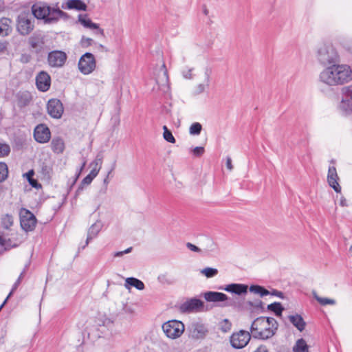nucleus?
<instances>
[{"mask_svg":"<svg viewBox=\"0 0 352 352\" xmlns=\"http://www.w3.org/2000/svg\"><path fill=\"white\" fill-rule=\"evenodd\" d=\"M318 80L327 87L343 85L352 80V69L346 64L333 63L320 72Z\"/></svg>","mask_w":352,"mask_h":352,"instance_id":"f257e3e1","label":"nucleus"},{"mask_svg":"<svg viewBox=\"0 0 352 352\" xmlns=\"http://www.w3.org/2000/svg\"><path fill=\"white\" fill-rule=\"evenodd\" d=\"M278 329V322L273 318L258 317L251 325L252 336L256 339L267 340L272 338Z\"/></svg>","mask_w":352,"mask_h":352,"instance_id":"f03ea898","label":"nucleus"},{"mask_svg":"<svg viewBox=\"0 0 352 352\" xmlns=\"http://www.w3.org/2000/svg\"><path fill=\"white\" fill-rule=\"evenodd\" d=\"M33 15L38 19H43L45 23H56L65 13L57 6H50L47 3L38 2L32 7Z\"/></svg>","mask_w":352,"mask_h":352,"instance_id":"7ed1b4c3","label":"nucleus"},{"mask_svg":"<svg viewBox=\"0 0 352 352\" xmlns=\"http://www.w3.org/2000/svg\"><path fill=\"white\" fill-rule=\"evenodd\" d=\"M316 58L322 65L333 64L339 61L337 50L329 42H323L318 45L316 50Z\"/></svg>","mask_w":352,"mask_h":352,"instance_id":"20e7f679","label":"nucleus"},{"mask_svg":"<svg viewBox=\"0 0 352 352\" xmlns=\"http://www.w3.org/2000/svg\"><path fill=\"white\" fill-rule=\"evenodd\" d=\"M162 328L166 336L172 340L181 337L185 330L184 323L177 320H171L164 322Z\"/></svg>","mask_w":352,"mask_h":352,"instance_id":"39448f33","label":"nucleus"},{"mask_svg":"<svg viewBox=\"0 0 352 352\" xmlns=\"http://www.w3.org/2000/svg\"><path fill=\"white\" fill-rule=\"evenodd\" d=\"M34 29V19L28 12L21 13L16 19V30L23 36L28 35Z\"/></svg>","mask_w":352,"mask_h":352,"instance_id":"423d86ee","label":"nucleus"},{"mask_svg":"<svg viewBox=\"0 0 352 352\" xmlns=\"http://www.w3.org/2000/svg\"><path fill=\"white\" fill-rule=\"evenodd\" d=\"M96 67V60L93 54L86 52L79 59L78 68L84 75L91 74Z\"/></svg>","mask_w":352,"mask_h":352,"instance_id":"0eeeda50","label":"nucleus"},{"mask_svg":"<svg viewBox=\"0 0 352 352\" xmlns=\"http://www.w3.org/2000/svg\"><path fill=\"white\" fill-rule=\"evenodd\" d=\"M338 109L343 115H349L352 113V86L342 88V98Z\"/></svg>","mask_w":352,"mask_h":352,"instance_id":"6e6552de","label":"nucleus"},{"mask_svg":"<svg viewBox=\"0 0 352 352\" xmlns=\"http://www.w3.org/2000/svg\"><path fill=\"white\" fill-rule=\"evenodd\" d=\"M20 223L23 230L30 232L34 230L36 225L35 216L28 210L21 208L19 212Z\"/></svg>","mask_w":352,"mask_h":352,"instance_id":"1a4fd4ad","label":"nucleus"},{"mask_svg":"<svg viewBox=\"0 0 352 352\" xmlns=\"http://www.w3.org/2000/svg\"><path fill=\"white\" fill-rule=\"evenodd\" d=\"M251 336V332L240 330L232 334L230 340V344L233 348L243 349L248 344Z\"/></svg>","mask_w":352,"mask_h":352,"instance_id":"9d476101","label":"nucleus"},{"mask_svg":"<svg viewBox=\"0 0 352 352\" xmlns=\"http://www.w3.org/2000/svg\"><path fill=\"white\" fill-rule=\"evenodd\" d=\"M23 241V237L16 232L10 230V234L3 233L0 234V244L5 249L17 247Z\"/></svg>","mask_w":352,"mask_h":352,"instance_id":"9b49d317","label":"nucleus"},{"mask_svg":"<svg viewBox=\"0 0 352 352\" xmlns=\"http://www.w3.org/2000/svg\"><path fill=\"white\" fill-rule=\"evenodd\" d=\"M189 336L192 339H204L208 333L206 325L200 322H193L188 327Z\"/></svg>","mask_w":352,"mask_h":352,"instance_id":"f8f14e48","label":"nucleus"},{"mask_svg":"<svg viewBox=\"0 0 352 352\" xmlns=\"http://www.w3.org/2000/svg\"><path fill=\"white\" fill-rule=\"evenodd\" d=\"M78 21L84 28L94 30L96 35L104 36V29L99 24L94 23L86 14H80Z\"/></svg>","mask_w":352,"mask_h":352,"instance_id":"ddd939ff","label":"nucleus"},{"mask_svg":"<svg viewBox=\"0 0 352 352\" xmlns=\"http://www.w3.org/2000/svg\"><path fill=\"white\" fill-rule=\"evenodd\" d=\"M156 82L159 86V89L163 92L166 93L170 90L169 78L168 71L165 64H162L160 67V74L156 78Z\"/></svg>","mask_w":352,"mask_h":352,"instance_id":"4468645a","label":"nucleus"},{"mask_svg":"<svg viewBox=\"0 0 352 352\" xmlns=\"http://www.w3.org/2000/svg\"><path fill=\"white\" fill-rule=\"evenodd\" d=\"M67 59V55L65 52L61 51H53L48 54V63L53 67H62Z\"/></svg>","mask_w":352,"mask_h":352,"instance_id":"2eb2a0df","label":"nucleus"},{"mask_svg":"<svg viewBox=\"0 0 352 352\" xmlns=\"http://www.w3.org/2000/svg\"><path fill=\"white\" fill-rule=\"evenodd\" d=\"M34 137L36 142L41 144L46 143L50 139V131L46 125L38 124L34 129Z\"/></svg>","mask_w":352,"mask_h":352,"instance_id":"dca6fc26","label":"nucleus"},{"mask_svg":"<svg viewBox=\"0 0 352 352\" xmlns=\"http://www.w3.org/2000/svg\"><path fill=\"white\" fill-rule=\"evenodd\" d=\"M204 309V302L197 298H191L186 300L180 306L182 312L199 311Z\"/></svg>","mask_w":352,"mask_h":352,"instance_id":"f3484780","label":"nucleus"},{"mask_svg":"<svg viewBox=\"0 0 352 352\" xmlns=\"http://www.w3.org/2000/svg\"><path fill=\"white\" fill-rule=\"evenodd\" d=\"M47 112L51 117L54 118H60L63 113V106L60 100L58 99H51L48 101Z\"/></svg>","mask_w":352,"mask_h":352,"instance_id":"a211bd4d","label":"nucleus"},{"mask_svg":"<svg viewBox=\"0 0 352 352\" xmlns=\"http://www.w3.org/2000/svg\"><path fill=\"white\" fill-rule=\"evenodd\" d=\"M203 296L208 302H224L225 306L230 305V304L227 302L228 296L223 293L218 292H207L203 294Z\"/></svg>","mask_w":352,"mask_h":352,"instance_id":"6ab92c4d","label":"nucleus"},{"mask_svg":"<svg viewBox=\"0 0 352 352\" xmlns=\"http://www.w3.org/2000/svg\"><path fill=\"white\" fill-rule=\"evenodd\" d=\"M36 85L40 91H47L51 85L50 75L45 72H41L36 77Z\"/></svg>","mask_w":352,"mask_h":352,"instance_id":"aec40b11","label":"nucleus"},{"mask_svg":"<svg viewBox=\"0 0 352 352\" xmlns=\"http://www.w3.org/2000/svg\"><path fill=\"white\" fill-rule=\"evenodd\" d=\"M338 175L336 168L334 166H330L328 170L327 182L329 185L336 192L341 191V187L338 184Z\"/></svg>","mask_w":352,"mask_h":352,"instance_id":"412c9836","label":"nucleus"},{"mask_svg":"<svg viewBox=\"0 0 352 352\" xmlns=\"http://www.w3.org/2000/svg\"><path fill=\"white\" fill-rule=\"evenodd\" d=\"M220 289L226 292L240 296L247 294L248 286L244 284L232 283L226 285L224 287H220Z\"/></svg>","mask_w":352,"mask_h":352,"instance_id":"4be33fe9","label":"nucleus"},{"mask_svg":"<svg viewBox=\"0 0 352 352\" xmlns=\"http://www.w3.org/2000/svg\"><path fill=\"white\" fill-rule=\"evenodd\" d=\"M12 31V21L9 18L0 19V36H8Z\"/></svg>","mask_w":352,"mask_h":352,"instance_id":"5701e85b","label":"nucleus"},{"mask_svg":"<svg viewBox=\"0 0 352 352\" xmlns=\"http://www.w3.org/2000/svg\"><path fill=\"white\" fill-rule=\"evenodd\" d=\"M124 287L128 290H130L131 287H134L138 290H143L144 289V284L138 278L129 277L126 278Z\"/></svg>","mask_w":352,"mask_h":352,"instance_id":"b1692460","label":"nucleus"},{"mask_svg":"<svg viewBox=\"0 0 352 352\" xmlns=\"http://www.w3.org/2000/svg\"><path fill=\"white\" fill-rule=\"evenodd\" d=\"M102 228V224L100 221H96V223L91 225V226L89 228L88 230L85 245H87L89 243L90 240L93 239L98 235V234L101 230Z\"/></svg>","mask_w":352,"mask_h":352,"instance_id":"393cba45","label":"nucleus"},{"mask_svg":"<svg viewBox=\"0 0 352 352\" xmlns=\"http://www.w3.org/2000/svg\"><path fill=\"white\" fill-rule=\"evenodd\" d=\"M291 323L300 331H302L306 326V322L299 314L291 315L289 316Z\"/></svg>","mask_w":352,"mask_h":352,"instance_id":"a878e982","label":"nucleus"},{"mask_svg":"<svg viewBox=\"0 0 352 352\" xmlns=\"http://www.w3.org/2000/svg\"><path fill=\"white\" fill-rule=\"evenodd\" d=\"M66 8L69 10H85L87 6L81 0H68L66 2Z\"/></svg>","mask_w":352,"mask_h":352,"instance_id":"bb28decb","label":"nucleus"},{"mask_svg":"<svg viewBox=\"0 0 352 352\" xmlns=\"http://www.w3.org/2000/svg\"><path fill=\"white\" fill-rule=\"evenodd\" d=\"M51 146L52 151L56 153H62L65 149V143L63 139L60 138H54L52 140Z\"/></svg>","mask_w":352,"mask_h":352,"instance_id":"cd10ccee","label":"nucleus"},{"mask_svg":"<svg viewBox=\"0 0 352 352\" xmlns=\"http://www.w3.org/2000/svg\"><path fill=\"white\" fill-rule=\"evenodd\" d=\"M294 352H309L308 345L306 341L302 339H298L293 348Z\"/></svg>","mask_w":352,"mask_h":352,"instance_id":"c85d7f7f","label":"nucleus"},{"mask_svg":"<svg viewBox=\"0 0 352 352\" xmlns=\"http://www.w3.org/2000/svg\"><path fill=\"white\" fill-rule=\"evenodd\" d=\"M210 84V76L206 73L205 80L202 83L197 85L195 87V91L197 94H200L206 91L208 88Z\"/></svg>","mask_w":352,"mask_h":352,"instance_id":"c756f323","label":"nucleus"},{"mask_svg":"<svg viewBox=\"0 0 352 352\" xmlns=\"http://www.w3.org/2000/svg\"><path fill=\"white\" fill-rule=\"evenodd\" d=\"M313 296L314 298L322 306L334 305L336 303V301L334 299L320 297L316 292H313Z\"/></svg>","mask_w":352,"mask_h":352,"instance_id":"7c9ffc66","label":"nucleus"},{"mask_svg":"<svg viewBox=\"0 0 352 352\" xmlns=\"http://www.w3.org/2000/svg\"><path fill=\"white\" fill-rule=\"evenodd\" d=\"M249 290L250 292L258 294L261 297L270 294V292L268 290L260 285H251Z\"/></svg>","mask_w":352,"mask_h":352,"instance_id":"2f4dec72","label":"nucleus"},{"mask_svg":"<svg viewBox=\"0 0 352 352\" xmlns=\"http://www.w3.org/2000/svg\"><path fill=\"white\" fill-rule=\"evenodd\" d=\"M200 273L206 278H212L217 275L218 270L212 267H205L200 271Z\"/></svg>","mask_w":352,"mask_h":352,"instance_id":"473e14b6","label":"nucleus"},{"mask_svg":"<svg viewBox=\"0 0 352 352\" xmlns=\"http://www.w3.org/2000/svg\"><path fill=\"white\" fill-rule=\"evenodd\" d=\"M267 309L274 312L277 316H280L283 308L280 302H274L267 306Z\"/></svg>","mask_w":352,"mask_h":352,"instance_id":"72a5a7b5","label":"nucleus"},{"mask_svg":"<svg viewBox=\"0 0 352 352\" xmlns=\"http://www.w3.org/2000/svg\"><path fill=\"white\" fill-rule=\"evenodd\" d=\"M201 124L199 122H194L191 124L189 129V133L192 135H199L201 131Z\"/></svg>","mask_w":352,"mask_h":352,"instance_id":"f704fd0d","label":"nucleus"},{"mask_svg":"<svg viewBox=\"0 0 352 352\" xmlns=\"http://www.w3.org/2000/svg\"><path fill=\"white\" fill-rule=\"evenodd\" d=\"M102 164V157L97 155L95 160L90 163L89 166L91 169H96L97 171H100Z\"/></svg>","mask_w":352,"mask_h":352,"instance_id":"c9c22d12","label":"nucleus"},{"mask_svg":"<svg viewBox=\"0 0 352 352\" xmlns=\"http://www.w3.org/2000/svg\"><path fill=\"white\" fill-rule=\"evenodd\" d=\"M163 138H164V140L170 143H175V139L171 131L168 129L166 126H163Z\"/></svg>","mask_w":352,"mask_h":352,"instance_id":"e433bc0d","label":"nucleus"},{"mask_svg":"<svg viewBox=\"0 0 352 352\" xmlns=\"http://www.w3.org/2000/svg\"><path fill=\"white\" fill-rule=\"evenodd\" d=\"M8 175V170L6 164L0 162V182L6 180Z\"/></svg>","mask_w":352,"mask_h":352,"instance_id":"4c0bfd02","label":"nucleus"},{"mask_svg":"<svg viewBox=\"0 0 352 352\" xmlns=\"http://www.w3.org/2000/svg\"><path fill=\"white\" fill-rule=\"evenodd\" d=\"M2 227L5 228L6 230H9V228L12 226L13 224V219L12 216L6 214L2 220Z\"/></svg>","mask_w":352,"mask_h":352,"instance_id":"58836bf2","label":"nucleus"},{"mask_svg":"<svg viewBox=\"0 0 352 352\" xmlns=\"http://www.w3.org/2000/svg\"><path fill=\"white\" fill-rule=\"evenodd\" d=\"M10 147L5 143H0V157H4L9 155Z\"/></svg>","mask_w":352,"mask_h":352,"instance_id":"ea45409f","label":"nucleus"},{"mask_svg":"<svg viewBox=\"0 0 352 352\" xmlns=\"http://www.w3.org/2000/svg\"><path fill=\"white\" fill-rule=\"evenodd\" d=\"M194 70L193 67H186L183 69L182 71V76L186 79H191L192 78V72Z\"/></svg>","mask_w":352,"mask_h":352,"instance_id":"a19ab883","label":"nucleus"},{"mask_svg":"<svg viewBox=\"0 0 352 352\" xmlns=\"http://www.w3.org/2000/svg\"><path fill=\"white\" fill-rule=\"evenodd\" d=\"M231 323L227 319H224L220 322V329L223 332L228 331L231 328Z\"/></svg>","mask_w":352,"mask_h":352,"instance_id":"79ce46f5","label":"nucleus"},{"mask_svg":"<svg viewBox=\"0 0 352 352\" xmlns=\"http://www.w3.org/2000/svg\"><path fill=\"white\" fill-rule=\"evenodd\" d=\"M205 149L203 146H197L191 149L190 152L195 157L201 156L204 153Z\"/></svg>","mask_w":352,"mask_h":352,"instance_id":"37998d69","label":"nucleus"},{"mask_svg":"<svg viewBox=\"0 0 352 352\" xmlns=\"http://www.w3.org/2000/svg\"><path fill=\"white\" fill-rule=\"evenodd\" d=\"M80 43L83 47H89L94 43V41L91 38L82 36Z\"/></svg>","mask_w":352,"mask_h":352,"instance_id":"c03bdc74","label":"nucleus"},{"mask_svg":"<svg viewBox=\"0 0 352 352\" xmlns=\"http://www.w3.org/2000/svg\"><path fill=\"white\" fill-rule=\"evenodd\" d=\"M23 273H21V275L19 276V278L17 279V280L14 283L12 291L10 292V293L9 294L8 297L6 298L7 300L12 295L13 291L15 290L17 288L18 285L20 284L21 280L23 278Z\"/></svg>","mask_w":352,"mask_h":352,"instance_id":"a18cd8bd","label":"nucleus"},{"mask_svg":"<svg viewBox=\"0 0 352 352\" xmlns=\"http://www.w3.org/2000/svg\"><path fill=\"white\" fill-rule=\"evenodd\" d=\"M131 250H132V248L130 247V248L126 249L124 251H120V252H117L114 253L113 256H114V257L122 256H123L125 254L130 253L131 252Z\"/></svg>","mask_w":352,"mask_h":352,"instance_id":"49530a36","label":"nucleus"},{"mask_svg":"<svg viewBox=\"0 0 352 352\" xmlns=\"http://www.w3.org/2000/svg\"><path fill=\"white\" fill-rule=\"evenodd\" d=\"M186 246L189 250H190L192 252H201V250L199 248L197 247L196 245H195L190 243H187Z\"/></svg>","mask_w":352,"mask_h":352,"instance_id":"de8ad7c7","label":"nucleus"},{"mask_svg":"<svg viewBox=\"0 0 352 352\" xmlns=\"http://www.w3.org/2000/svg\"><path fill=\"white\" fill-rule=\"evenodd\" d=\"M29 182V184H30L32 187H34V188H41V184H39L38 183V182H37L36 179H33V178H32V179H29V182Z\"/></svg>","mask_w":352,"mask_h":352,"instance_id":"09e8293b","label":"nucleus"},{"mask_svg":"<svg viewBox=\"0 0 352 352\" xmlns=\"http://www.w3.org/2000/svg\"><path fill=\"white\" fill-rule=\"evenodd\" d=\"M8 47V42L0 41V54L4 52Z\"/></svg>","mask_w":352,"mask_h":352,"instance_id":"8fccbe9b","label":"nucleus"},{"mask_svg":"<svg viewBox=\"0 0 352 352\" xmlns=\"http://www.w3.org/2000/svg\"><path fill=\"white\" fill-rule=\"evenodd\" d=\"M98 173L99 171H97L96 169H91L87 176L93 181V179L98 175Z\"/></svg>","mask_w":352,"mask_h":352,"instance_id":"3c124183","label":"nucleus"},{"mask_svg":"<svg viewBox=\"0 0 352 352\" xmlns=\"http://www.w3.org/2000/svg\"><path fill=\"white\" fill-rule=\"evenodd\" d=\"M98 173L99 171H97L96 169H91L87 176L93 181V179L98 175Z\"/></svg>","mask_w":352,"mask_h":352,"instance_id":"603ef678","label":"nucleus"},{"mask_svg":"<svg viewBox=\"0 0 352 352\" xmlns=\"http://www.w3.org/2000/svg\"><path fill=\"white\" fill-rule=\"evenodd\" d=\"M34 175V170H30L28 173L23 174V177H25L28 181L29 182V179H32L33 178Z\"/></svg>","mask_w":352,"mask_h":352,"instance_id":"864d4df0","label":"nucleus"},{"mask_svg":"<svg viewBox=\"0 0 352 352\" xmlns=\"http://www.w3.org/2000/svg\"><path fill=\"white\" fill-rule=\"evenodd\" d=\"M226 167L229 170H232L233 169V166L232 164V160L230 157H227V158H226Z\"/></svg>","mask_w":352,"mask_h":352,"instance_id":"5fc2aeb1","label":"nucleus"},{"mask_svg":"<svg viewBox=\"0 0 352 352\" xmlns=\"http://www.w3.org/2000/svg\"><path fill=\"white\" fill-rule=\"evenodd\" d=\"M254 352H268V349L266 346H259Z\"/></svg>","mask_w":352,"mask_h":352,"instance_id":"6e6d98bb","label":"nucleus"},{"mask_svg":"<svg viewBox=\"0 0 352 352\" xmlns=\"http://www.w3.org/2000/svg\"><path fill=\"white\" fill-rule=\"evenodd\" d=\"M92 180H91V179L87 175L82 180V184H86V185H89L91 183Z\"/></svg>","mask_w":352,"mask_h":352,"instance_id":"4d7b16f0","label":"nucleus"},{"mask_svg":"<svg viewBox=\"0 0 352 352\" xmlns=\"http://www.w3.org/2000/svg\"><path fill=\"white\" fill-rule=\"evenodd\" d=\"M110 174V172L108 173L107 176L103 180V183L104 184L107 186L108 184H109V175Z\"/></svg>","mask_w":352,"mask_h":352,"instance_id":"13d9d810","label":"nucleus"},{"mask_svg":"<svg viewBox=\"0 0 352 352\" xmlns=\"http://www.w3.org/2000/svg\"><path fill=\"white\" fill-rule=\"evenodd\" d=\"M209 243H210V250H210V251H213V250H214V243H213L212 241H210V240H209Z\"/></svg>","mask_w":352,"mask_h":352,"instance_id":"bf43d9fd","label":"nucleus"},{"mask_svg":"<svg viewBox=\"0 0 352 352\" xmlns=\"http://www.w3.org/2000/svg\"><path fill=\"white\" fill-rule=\"evenodd\" d=\"M272 294L274 295V296H279V297H280L282 296V293L280 292H277V291H274Z\"/></svg>","mask_w":352,"mask_h":352,"instance_id":"052dcab7","label":"nucleus"},{"mask_svg":"<svg viewBox=\"0 0 352 352\" xmlns=\"http://www.w3.org/2000/svg\"><path fill=\"white\" fill-rule=\"evenodd\" d=\"M340 205H341L342 206H346V199H342L340 200Z\"/></svg>","mask_w":352,"mask_h":352,"instance_id":"680f3d73","label":"nucleus"},{"mask_svg":"<svg viewBox=\"0 0 352 352\" xmlns=\"http://www.w3.org/2000/svg\"><path fill=\"white\" fill-rule=\"evenodd\" d=\"M98 47H99L100 49H101L102 50H103V51H105V52H107V50L106 49V47H105L103 45H102V44H99V45H98Z\"/></svg>","mask_w":352,"mask_h":352,"instance_id":"e2e57ef3","label":"nucleus"},{"mask_svg":"<svg viewBox=\"0 0 352 352\" xmlns=\"http://www.w3.org/2000/svg\"><path fill=\"white\" fill-rule=\"evenodd\" d=\"M85 165H86V161H84L80 167V171H81L85 168Z\"/></svg>","mask_w":352,"mask_h":352,"instance_id":"0e129e2a","label":"nucleus"},{"mask_svg":"<svg viewBox=\"0 0 352 352\" xmlns=\"http://www.w3.org/2000/svg\"><path fill=\"white\" fill-rule=\"evenodd\" d=\"M7 299L4 300V302L1 304L0 306V310L2 309V307L4 306V305L6 303Z\"/></svg>","mask_w":352,"mask_h":352,"instance_id":"69168bd1","label":"nucleus"}]
</instances>
